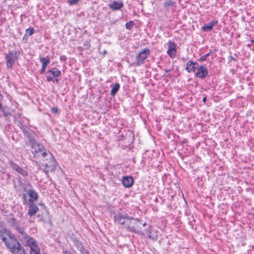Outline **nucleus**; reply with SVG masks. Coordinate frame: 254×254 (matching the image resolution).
<instances>
[{
  "label": "nucleus",
  "instance_id": "nucleus-1",
  "mask_svg": "<svg viewBox=\"0 0 254 254\" xmlns=\"http://www.w3.org/2000/svg\"><path fill=\"white\" fill-rule=\"evenodd\" d=\"M6 235L9 238L10 244H12V247L14 249V254H27L20 244L16 239L15 236L12 234L9 230H5Z\"/></svg>",
  "mask_w": 254,
  "mask_h": 254
},
{
  "label": "nucleus",
  "instance_id": "nucleus-2",
  "mask_svg": "<svg viewBox=\"0 0 254 254\" xmlns=\"http://www.w3.org/2000/svg\"><path fill=\"white\" fill-rule=\"evenodd\" d=\"M6 66L7 68L12 69L14 62L18 60V54L15 51H11L5 55Z\"/></svg>",
  "mask_w": 254,
  "mask_h": 254
},
{
  "label": "nucleus",
  "instance_id": "nucleus-3",
  "mask_svg": "<svg viewBox=\"0 0 254 254\" xmlns=\"http://www.w3.org/2000/svg\"><path fill=\"white\" fill-rule=\"evenodd\" d=\"M150 54V50L148 48L144 49L140 52L136 57V64L140 65L144 64L145 60Z\"/></svg>",
  "mask_w": 254,
  "mask_h": 254
},
{
  "label": "nucleus",
  "instance_id": "nucleus-4",
  "mask_svg": "<svg viewBox=\"0 0 254 254\" xmlns=\"http://www.w3.org/2000/svg\"><path fill=\"white\" fill-rule=\"evenodd\" d=\"M128 220H129V222L128 223V229L135 232L139 231L142 225L141 222L137 219L130 218L128 216Z\"/></svg>",
  "mask_w": 254,
  "mask_h": 254
},
{
  "label": "nucleus",
  "instance_id": "nucleus-5",
  "mask_svg": "<svg viewBox=\"0 0 254 254\" xmlns=\"http://www.w3.org/2000/svg\"><path fill=\"white\" fill-rule=\"evenodd\" d=\"M24 136L25 138L28 139V144L30 145H33L35 142L36 141V137L37 136L35 132L31 130L30 128H29L25 132L23 133Z\"/></svg>",
  "mask_w": 254,
  "mask_h": 254
},
{
  "label": "nucleus",
  "instance_id": "nucleus-6",
  "mask_svg": "<svg viewBox=\"0 0 254 254\" xmlns=\"http://www.w3.org/2000/svg\"><path fill=\"white\" fill-rule=\"evenodd\" d=\"M27 245L30 248V254H40V250L36 244L35 240L33 238H29L27 240Z\"/></svg>",
  "mask_w": 254,
  "mask_h": 254
},
{
  "label": "nucleus",
  "instance_id": "nucleus-7",
  "mask_svg": "<svg viewBox=\"0 0 254 254\" xmlns=\"http://www.w3.org/2000/svg\"><path fill=\"white\" fill-rule=\"evenodd\" d=\"M195 75L201 79H204L208 75V70L205 65H201L198 67Z\"/></svg>",
  "mask_w": 254,
  "mask_h": 254
},
{
  "label": "nucleus",
  "instance_id": "nucleus-8",
  "mask_svg": "<svg viewBox=\"0 0 254 254\" xmlns=\"http://www.w3.org/2000/svg\"><path fill=\"white\" fill-rule=\"evenodd\" d=\"M167 54L172 59H173L176 57V44L175 43L170 41L167 43Z\"/></svg>",
  "mask_w": 254,
  "mask_h": 254
},
{
  "label": "nucleus",
  "instance_id": "nucleus-9",
  "mask_svg": "<svg viewBox=\"0 0 254 254\" xmlns=\"http://www.w3.org/2000/svg\"><path fill=\"white\" fill-rule=\"evenodd\" d=\"M39 60L42 63V67L40 70V73L42 74L45 72L47 65L50 64V59L48 57L46 58L40 57Z\"/></svg>",
  "mask_w": 254,
  "mask_h": 254
},
{
  "label": "nucleus",
  "instance_id": "nucleus-10",
  "mask_svg": "<svg viewBox=\"0 0 254 254\" xmlns=\"http://www.w3.org/2000/svg\"><path fill=\"white\" fill-rule=\"evenodd\" d=\"M39 210V208L35 203H29L27 215L30 217L34 216Z\"/></svg>",
  "mask_w": 254,
  "mask_h": 254
},
{
  "label": "nucleus",
  "instance_id": "nucleus-11",
  "mask_svg": "<svg viewBox=\"0 0 254 254\" xmlns=\"http://www.w3.org/2000/svg\"><path fill=\"white\" fill-rule=\"evenodd\" d=\"M114 219L116 223L124 225H125V223L127 220V216L119 213L115 216Z\"/></svg>",
  "mask_w": 254,
  "mask_h": 254
},
{
  "label": "nucleus",
  "instance_id": "nucleus-12",
  "mask_svg": "<svg viewBox=\"0 0 254 254\" xmlns=\"http://www.w3.org/2000/svg\"><path fill=\"white\" fill-rule=\"evenodd\" d=\"M27 194L30 197L28 199V201L29 203H34V201H36L38 200V195L35 190L31 189L29 190H27Z\"/></svg>",
  "mask_w": 254,
  "mask_h": 254
},
{
  "label": "nucleus",
  "instance_id": "nucleus-13",
  "mask_svg": "<svg viewBox=\"0 0 254 254\" xmlns=\"http://www.w3.org/2000/svg\"><path fill=\"white\" fill-rule=\"evenodd\" d=\"M32 149L37 155H39L43 150H45L44 146L40 143H38L37 141L35 142L33 145H30Z\"/></svg>",
  "mask_w": 254,
  "mask_h": 254
},
{
  "label": "nucleus",
  "instance_id": "nucleus-14",
  "mask_svg": "<svg viewBox=\"0 0 254 254\" xmlns=\"http://www.w3.org/2000/svg\"><path fill=\"white\" fill-rule=\"evenodd\" d=\"M124 6L122 2L118 1H113L108 4L109 7L113 10H118L121 9Z\"/></svg>",
  "mask_w": 254,
  "mask_h": 254
},
{
  "label": "nucleus",
  "instance_id": "nucleus-15",
  "mask_svg": "<svg viewBox=\"0 0 254 254\" xmlns=\"http://www.w3.org/2000/svg\"><path fill=\"white\" fill-rule=\"evenodd\" d=\"M49 161L48 163V165H49L50 171L51 172L55 171L57 167V163L56 162V160L53 154H49Z\"/></svg>",
  "mask_w": 254,
  "mask_h": 254
},
{
  "label": "nucleus",
  "instance_id": "nucleus-16",
  "mask_svg": "<svg viewBox=\"0 0 254 254\" xmlns=\"http://www.w3.org/2000/svg\"><path fill=\"white\" fill-rule=\"evenodd\" d=\"M71 240L77 250L80 251L82 249V248H83V244L80 241H79L77 238L75 237H72L71 238Z\"/></svg>",
  "mask_w": 254,
  "mask_h": 254
},
{
  "label": "nucleus",
  "instance_id": "nucleus-17",
  "mask_svg": "<svg viewBox=\"0 0 254 254\" xmlns=\"http://www.w3.org/2000/svg\"><path fill=\"white\" fill-rule=\"evenodd\" d=\"M39 169L42 170L43 172H44L47 177H49V171L50 170L47 169V168H49V165H48V163H40L38 165Z\"/></svg>",
  "mask_w": 254,
  "mask_h": 254
},
{
  "label": "nucleus",
  "instance_id": "nucleus-18",
  "mask_svg": "<svg viewBox=\"0 0 254 254\" xmlns=\"http://www.w3.org/2000/svg\"><path fill=\"white\" fill-rule=\"evenodd\" d=\"M49 73L52 74L54 77H57L61 75V72L59 69L53 67L49 70L46 73V74H49Z\"/></svg>",
  "mask_w": 254,
  "mask_h": 254
},
{
  "label": "nucleus",
  "instance_id": "nucleus-19",
  "mask_svg": "<svg viewBox=\"0 0 254 254\" xmlns=\"http://www.w3.org/2000/svg\"><path fill=\"white\" fill-rule=\"evenodd\" d=\"M193 61H190L186 64V69L188 72H194L196 67L193 66Z\"/></svg>",
  "mask_w": 254,
  "mask_h": 254
},
{
  "label": "nucleus",
  "instance_id": "nucleus-20",
  "mask_svg": "<svg viewBox=\"0 0 254 254\" xmlns=\"http://www.w3.org/2000/svg\"><path fill=\"white\" fill-rule=\"evenodd\" d=\"M15 228L18 232L19 233L21 234V235H22L24 237V239L27 241L29 240V238H31L26 234V233L24 231V229L22 227H19L18 225H16L15 226Z\"/></svg>",
  "mask_w": 254,
  "mask_h": 254
},
{
  "label": "nucleus",
  "instance_id": "nucleus-21",
  "mask_svg": "<svg viewBox=\"0 0 254 254\" xmlns=\"http://www.w3.org/2000/svg\"><path fill=\"white\" fill-rule=\"evenodd\" d=\"M0 237H1V240L3 242L5 243V245L6 246V247L9 250V251L12 253L13 254V251H14V249L11 247L12 244H10V242L8 241L7 239L4 236H0Z\"/></svg>",
  "mask_w": 254,
  "mask_h": 254
},
{
  "label": "nucleus",
  "instance_id": "nucleus-22",
  "mask_svg": "<svg viewBox=\"0 0 254 254\" xmlns=\"http://www.w3.org/2000/svg\"><path fill=\"white\" fill-rule=\"evenodd\" d=\"M17 123L18 127L21 129L23 133L29 128L22 121L20 120L17 121Z\"/></svg>",
  "mask_w": 254,
  "mask_h": 254
},
{
  "label": "nucleus",
  "instance_id": "nucleus-23",
  "mask_svg": "<svg viewBox=\"0 0 254 254\" xmlns=\"http://www.w3.org/2000/svg\"><path fill=\"white\" fill-rule=\"evenodd\" d=\"M52 154L50 152H47L46 150H44L39 155V156H41L43 158V161L49 160V155Z\"/></svg>",
  "mask_w": 254,
  "mask_h": 254
},
{
  "label": "nucleus",
  "instance_id": "nucleus-24",
  "mask_svg": "<svg viewBox=\"0 0 254 254\" xmlns=\"http://www.w3.org/2000/svg\"><path fill=\"white\" fill-rule=\"evenodd\" d=\"M120 88V84L119 83H116L112 87L111 93L112 96H114L118 91Z\"/></svg>",
  "mask_w": 254,
  "mask_h": 254
},
{
  "label": "nucleus",
  "instance_id": "nucleus-25",
  "mask_svg": "<svg viewBox=\"0 0 254 254\" xmlns=\"http://www.w3.org/2000/svg\"><path fill=\"white\" fill-rule=\"evenodd\" d=\"M34 29L33 27H30L26 30V34L24 35V37H27V35L28 36H31L33 35L34 33Z\"/></svg>",
  "mask_w": 254,
  "mask_h": 254
},
{
  "label": "nucleus",
  "instance_id": "nucleus-26",
  "mask_svg": "<svg viewBox=\"0 0 254 254\" xmlns=\"http://www.w3.org/2000/svg\"><path fill=\"white\" fill-rule=\"evenodd\" d=\"M134 140V134L132 131L128 130V142H133Z\"/></svg>",
  "mask_w": 254,
  "mask_h": 254
},
{
  "label": "nucleus",
  "instance_id": "nucleus-27",
  "mask_svg": "<svg viewBox=\"0 0 254 254\" xmlns=\"http://www.w3.org/2000/svg\"><path fill=\"white\" fill-rule=\"evenodd\" d=\"M213 29V27L209 24L208 25H205L202 27V30L204 31H210Z\"/></svg>",
  "mask_w": 254,
  "mask_h": 254
},
{
  "label": "nucleus",
  "instance_id": "nucleus-28",
  "mask_svg": "<svg viewBox=\"0 0 254 254\" xmlns=\"http://www.w3.org/2000/svg\"><path fill=\"white\" fill-rule=\"evenodd\" d=\"M17 172L19 174H20L23 177H26L28 176V173L26 172V171L23 169L21 167Z\"/></svg>",
  "mask_w": 254,
  "mask_h": 254
},
{
  "label": "nucleus",
  "instance_id": "nucleus-29",
  "mask_svg": "<svg viewBox=\"0 0 254 254\" xmlns=\"http://www.w3.org/2000/svg\"><path fill=\"white\" fill-rule=\"evenodd\" d=\"M81 0H67V2L68 5L71 6L76 5Z\"/></svg>",
  "mask_w": 254,
  "mask_h": 254
},
{
  "label": "nucleus",
  "instance_id": "nucleus-30",
  "mask_svg": "<svg viewBox=\"0 0 254 254\" xmlns=\"http://www.w3.org/2000/svg\"><path fill=\"white\" fill-rule=\"evenodd\" d=\"M174 4V2L172 1H165L164 3V7L165 8H168L170 6Z\"/></svg>",
  "mask_w": 254,
  "mask_h": 254
},
{
  "label": "nucleus",
  "instance_id": "nucleus-31",
  "mask_svg": "<svg viewBox=\"0 0 254 254\" xmlns=\"http://www.w3.org/2000/svg\"><path fill=\"white\" fill-rule=\"evenodd\" d=\"M134 183V180L131 176H128V188L131 187Z\"/></svg>",
  "mask_w": 254,
  "mask_h": 254
},
{
  "label": "nucleus",
  "instance_id": "nucleus-32",
  "mask_svg": "<svg viewBox=\"0 0 254 254\" xmlns=\"http://www.w3.org/2000/svg\"><path fill=\"white\" fill-rule=\"evenodd\" d=\"M122 182L126 188H127V176H124L122 179Z\"/></svg>",
  "mask_w": 254,
  "mask_h": 254
},
{
  "label": "nucleus",
  "instance_id": "nucleus-33",
  "mask_svg": "<svg viewBox=\"0 0 254 254\" xmlns=\"http://www.w3.org/2000/svg\"><path fill=\"white\" fill-rule=\"evenodd\" d=\"M0 109L1 110V111L5 117H8L10 115V113L8 112V111L5 110V108L1 107Z\"/></svg>",
  "mask_w": 254,
  "mask_h": 254
},
{
  "label": "nucleus",
  "instance_id": "nucleus-34",
  "mask_svg": "<svg viewBox=\"0 0 254 254\" xmlns=\"http://www.w3.org/2000/svg\"><path fill=\"white\" fill-rule=\"evenodd\" d=\"M12 169L15 171L17 172L20 167L16 164L13 163L11 165Z\"/></svg>",
  "mask_w": 254,
  "mask_h": 254
},
{
  "label": "nucleus",
  "instance_id": "nucleus-35",
  "mask_svg": "<svg viewBox=\"0 0 254 254\" xmlns=\"http://www.w3.org/2000/svg\"><path fill=\"white\" fill-rule=\"evenodd\" d=\"M208 57V54H205L203 56H202L198 60V61L203 62L205 61L206 60V58Z\"/></svg>",
  "mask_w": 254,
  "mask_h": 254
},
{
  "label": "nucleus",
  "instance_id": "nucleus-36",
  "mask_svg": "<svg viewBox=\"0 0 254 254\" xmlns=\"http://www.w3.org/2000/svg\"><path fill=\"white\" fill-rule=\"evenodd\" d=\"M134 25V23L133 21L128 22V29H130Z\"/></svg>",
  "mask_w": 254,
  "mask_h": 254
},
{
  "label": "nucleus",
  "instance_id": "nucleus-37",
  "mask_svg": "<svg viewBox=\"0 0 254 254\" xmlns=\"http://www.w3.org/2000/svg\"><path fill=\"white\" fill-rule=\"evenodd\" d=\"M218 22V20H212V21L210 22L209 24H210V25H211V26L213 27L214 25H217V24Z\"/></svg>",
  "mask_w": 254,
  "mask_h": 254
},
{
  "label": "nucleus",
  "instance_id": "nucleus-38",
  "mask_svg": "<svg viewBox=\"0 0 254 254\" xmlns=\"http://www.w3.org/2000/svg\"><path fill=\"white\" fill-rule=\"evenodd\" d=\"M51 112L54 114H57L58 112V109L57 107H53L51 108Z\"/></svg>",
  "mask_w": 254,
  "mask_h": 254
},
{
  "label": "nucleus",
  "instance_id": "nucleus-39",
  "mask_svg": "<svg viewBox=\"0 0 254 254\" xmlns=\"http://www.w3.org/2000/svg\"><path fill=\"white\" fill-rule=\"evenodd\" d=\"M46 75L47 81H53V80H54V78L53 77L50 76V73L49 74H46Z\"/></svg>",
  "mask_w": 254,
  "mask_h": 254
},
{
  "label": "nucleus",
  "instance_id": "nucleus-40",
  "mask_svg": "<svg viewBox=\"0 0 254 254\" xmlns=\"http://www.w3.org/2000/svg\"><path fill=\"white\" fill-rule=\"evenodd\" d=\"M81 253V254H89V252L85 250L84 248H82V249H81V250L79 251Z\"/></svg>",
  "mask_w": 254,
  "mask_h": 254
},
{
  "label": "nucleus",
  "instance_id": "nucleus-41",
  "mask_svg": "<svg viewBox=\"0 0 254 254\" xmlns=\"http://www.w3.org/2000/svg\"><path fill=\"white\" fill-rule=\"evenodd\" d=\"M39 205L43 207L45 209L47 212H49V211L47 210L46 206L44 205L43 203H39Z\"/></svg>",
  "mask_w": 254,
  "mask_h": 254
},
{
  "label": "nucleus",
  "instance_id": "nucleus-42",
  "mask_svg": "<svg viewBox=\"0 0 254 254\" xmlns=\"http://www.w3.org/2000/svg\"><path fill=\"white\" fill-rule=\"evenodd\" d=\"M66 59H67V58L65 56H62L60 57V60L61 61H65V60H66Z\"/></svg>",
  "mask_w": 254,
  "mask_h": 254
},
{
  "label": "nucleus",
  "instance_id": "nucleus-43",
  "mask_svg": "<svg viewBox=\"0 0 254 254\" xmlns=\"http://www.w3.org/2000/svg\"><path fill=\"white\" fill-rule=\"evenodd\" d=\"M229 61L231 62V61H236V59L235 58H234L232 56H230L229 57Z\"/></svg>",
  "mask_w": 254,
  "mask_h": 254
},
{
  "label": "nucleus",
  "instance_id": "nucleus-44",
  "mask_svg": "<svg viewBox=\"0 0 254 254\" xmlns=\"http://www.w3.org/2000/svg\"><path fill=\"white\" fill-rule=\"evenodd\" d=\"M22 198H23L24 201H26V195L25 194H23Z\"/></svg>",
  "mask_w": 254,
  "mask_h": 254
},
{
  "label": "nucleus",
  "instance_id": "nucleus-45",
  "mask_svg": "<svg viewBox=\"0 0 254 254\" xmlns=\"http://www.w3.org/2000/svg\"><path fill=\"white\" fill-rule=\"evenodd\" d=\"M213 53H214L213 51L211 50L210 51V52L208 53H207V54H208V57H209L211 54H212Z\"/></svg>",
  "mask_w": 254,
  "mask_h": 254
},
{
  "label": "nucleus",
  "instance_id": "nucleus-46",
  "mask_svg": "<svg viewBox=\"0 0 254 254\" xmlns=\"http://www.w3.org/2000/svg\"><path fill=\"white\" fill-rule=\"evenodd\" d=\"M53 82L58 83L59 82V79H58L57 78H55V79L54 78V80H53Z\"/></svg>",
  "mask_w": 254,
  "mask_h": 254
},
{
  "label": "nucleus",
  "instance_id": "nucleus-47",
  "mask_svg": "<svg viewBox=\"0 0 254 254\" xmlns=\"http://www.w3.org/2000/svg\"><path fill=\"white\" fill-rule=\"evenodd\" d=\"M37 217L39 218L40 219V220L42 219V216L41 214L37 215Z\"/></svg>",
  "mask_w": 254,
  "mask_h": 254
},
{
  "label": "nucleus",
  "instance_id": "nucleus-48",
  "mask_svg": "<svg viewBox=\"0 0 254 254\" xmlns=\"http://www.w3.org/2000/svg\"><path fill=\"white\" fill-rule=\"evenodd\" d=\"M193 66H194L195 67V65H198V64L197 62H193Z\"/></svg>",
  "mask_w": 254,
  "mask_h": 254
},
{
  "label": "nucleus",
  "instance_id": "nucleus-49",
  "mask_svg": "<svg viewBox=\"0 0 254 254\" xmlns=\"http://www.w3.org/2000/svg\"><path fill=\"white\" fill-rule=\"evenodd\" d=\"M17 116L18 117H20L21 116V113L20 112H18L17 113Z\"/></svg>",
  "mask_w": 254,
  "mask_h": 254
},
{
  "label": "nucleus",
  "instance_id": "nucleus-50",
  "mask_svg": "<svg viewBox=\"0 0 254 254\" xmlns=\"http://www.w3.org/2000/svg\"><path fill=\"white\" fill-rule=\"evenodd\" d=\"M206 97H203V99H202V101L204 103H205L206 102Z\"/></svg>",
  "mask_w": 254,
  "mask_h": 254
},
{
  "label": "nucleus",
  "instance_id": "nucleus-51",
  "mask_svg": "<svg viewBox=\"0 0 254 254\" xmlns=\"http://www.w3.org/2000/svg\"><path fill=\"white\" fill-rule=\"evenodd\" d=\"M107 54V51L105 50V51H103V54H104V55H106V54Z\"/></svg>",
  "mask_w": 254,
  "mask_h": 254
},
{
  "label": "nucleus",
  "instance_id": "nucleus-52",
  "mask_svg": "<svg viewBox=\"0 0 254 254\" xmlns=\"http://www.w3.org/2000/svg\"><path fill=\"white\" fill-rule=\"evenodd\" d=\"M182 60L183 61H184V62H186V59L185 58H184L182 59Z\"/></svg>",
  "mask_w": 254,
  "mask_h": 254
},
{
  "label": "nucleus",
  "instance_id": "nucleus-53",
  "mask_svg": "<svg viewBox=\"0 0 254 254\" xmlns=\"http://www.w3.org/2000/svg\"><path fill=\"white\" fill-rule=\"evenodd\" d=\"M11 220H12V221H15V218H11Z\"/></svg>",
  "mask_w": 254,
  "mask_h": 254
},
{
  "label": "nucleus",
  "instance_id": "nucleus-54",
  "mask_svg": "<svg viewBox=\"0 0 254 254\" xmlns=\"http://www.w3.org/2000/svg\"><path fill=\"white\" fill-rule=\"evenodd\" d=\"M127 22L125 24V27L126 28V29H127Z\"/></svg>",
  "mask_w": 254,
  "mask_h": 254
},
{
  "label": "nucleus",
  "instance_id": "nucleus-55",
  "mask_svg": "<svg viewBox=\"0 0 254 254\" xmlns=\"http://www.w3.org/2000/svg\"><path fill=\"white\" fill-rule=\"evenodd\" d=\"M157 238V236H155V237H153V239H156Z\"/></svg>",
  "mask_w": 254,
  "mask_h": 254
},
{
  "label": "nucleus",
  "instance_id": "nucleus-56",
  "mask_svg": "<svg viewBox=\"0 0 254 254\" xmlns=\"http://www.w3.org/2000/svg\"><path fill=\"white\" fill-rule=\"evenodd\" d=\"M26 38H27V37H24H24H23V40H25V39H26Z\"/></svg>",
  "mask_w": 254,
  "mask_h": 254
},
{
  "label": "nucleus",
  "instance_id": "nucleus-57",
  "mask_svg": "<svg viewBox=\"0 0 254 254\" xmlns=\"http://www.w3.org/2000/svg\"><path fill=\"white\" fill-rule=\"evenodd\" d=\"M1 107H2V105H1V104L0 103V109H1Z\"/></svg>",
  "mask_w": 254,
  "mask_h": 254
},
{
  "label": "nucleus",
  "instance_id": "nucleus-58",
  "mask_svg": "<svg viewBox=\"0 0 254 254\" xmlns=\"http://www.w3.org/2000/svg\"><path fill=\"white\" fill-rule=\"evenodd\" d=\"M251 42H252V43H254V40H251Z\"/></svg>",
  "mask_w": 254,
  "mask_h": 254
},
{
  "label": "nucleus",
  "instance_id": "nucleus-59",
  "mask_svg": "<svg viewBox=\"0 0 254 254\" xmlns=\"http://www.w3.org/2000/svg\"><path fill=\"white\" fill-rule=\"evenodd\" d=\"M128 147H129V149L131 148V147H130V145H129V146H128Z\"/></svg>",
  "mask_w": 254,
  "mask_h": 254
}]
</instances>
